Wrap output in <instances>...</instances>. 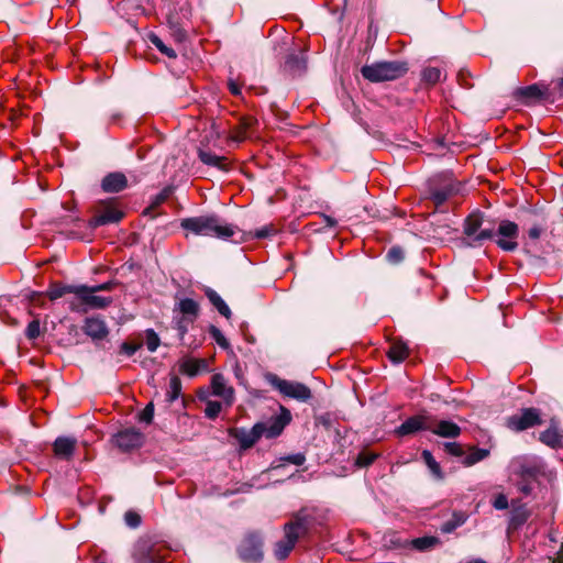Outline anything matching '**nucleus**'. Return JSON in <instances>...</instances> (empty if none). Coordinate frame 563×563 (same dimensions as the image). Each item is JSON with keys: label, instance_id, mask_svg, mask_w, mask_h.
Listing matches in <instances>:
<instances>
[{"label": "nucleus", "instance_id": "obj_50", "mask_svg": "<svg viewBox=\"0 0 563 563\" xmlns=\"http://www.w3.org/2000/svg\"><path fill=\"white\" fill-rule=\"evenodd\" d=\"M274 232V229L272 225L263 227L258 230H255L253 233H250L255 239H265L269 236Z\"/></svg>", "mask_w": 563, "mask_h": 563}, {"label": "nucleus", "instance_id": "obj_9", "mask_svg": "<svg viewBox=\"0 0 563 563\" xmlns=\"http://www.w3.org/2000/svg\"><path fill=\"white\" fill-rule=\"evenodd\" d=\"M210 397H219L223 400L224 407L229 408L234 404V388L228 384L227 378L221 374H213L210 379Z\"/></svg>", "mask_w": 563, "mask_h": 563}, {"label": "nucleus", "instance_id": "obj_49", "mask_svg": "<svg viewBox=\"0 0 563 563\" xmlns=\"http://www.w3.org/2000/svg\"><path fill=\"white\" fill-rule=\"evenodd\" d=\"M125 522L129 527L135 528L141 523V517L134 511H128L124 516Z\"/></svg>", "mask_w": 563, "mask_h": 563}, {"label": "nucleus", "instance_id": "obj_57", "mask_svg": "<svg viewBox=\"0 0 563 563\" xmlns=\"http://www.w3.org/2000/svg\"><path fill=\"white\" fill-rule=\"evenodd\" d=\"M323 220H324L327 227L333 228L336 225V220H334L333 218H331L329 216L323 214Z\"/></svg>", "mask_w": 563, "mask_h": 563}, {"label": "nucleus", "instance_id": "obj_36", "mask_svg": "<svg viewBox=\"0 0 563 563\" xmlns=\"http://www.w3.org/2000/svg\"><path fill=\"white\" fill-rule=\"evenodd\" d=\"M148 40L162 54L166 55L169 58H176V52L172 47L165 45L158 35L151 33L148 35Z\"/></svg>", "mask_w": 563, "mask_h": 563}, {"label": "nucleus", "instance_id": "obj_60", "mask_svg": "<svg viewBox=\"0 0 563 563\" xmlns=\"http://www.w3.org/2000/svg\"><path fill=\"white\" fill-rule=\"evenodd\" d=\"M559 86H560V88L563 90V77L560 79V81H559Z\"/></svg>", "mask_w": 563, "mask_h": 563}, {"label": "nucleus", "instance_id": "obj_62", "mask_svg": "<svg viewBox=\"0 0 563 563\" xmlns=\"http://www.w3.org/2000/svg\"><path fill=\"white\" fill-rule=\"evenodd\" d=\"M445 532L451 531V526H448V528L444 529Z\"/></svg>", "mask_w": 563, "mask_h": 563}, {"label": "nucleus", "instance_id": "obj_23", "mask_svg": "<svg viewBox=\"0 0 563 563\" xmlns=\"http://www.w3.org/2000/svg\"><path fill=\"white\" fill-rule=\"evenodd\" d=\"M198 156H199L200 161L208 166L216 167L223 172L229 170L230 163H229L228 158L224 156H219V155H217L210 151H206V150H199Z\"/></svg>", "mask_w": 563, "mask_h": 563}, {"label": "nucleus", "instance_id": "obj_63", "mask_svg": "<svg viewBox=\"0 0 563 563\" xmlns=\"http://www.w3.org/2000/svg\"><path fill=\"white\" fill-rule=\"evenodd\" d=\"M445 532L451 531V526H448V528L444 529Z\"/></svg>", "mask_w": 563, "mask_h": 563}, {"label": "nucleus", "instance_id": "obj_21", "mask_svg": "<svg viewBox=\"0 0 563 563\" xmlns=\"http://www.w3.org/2000/svg\"><path fill=\"white\" fill-rule=\"evenodd\" d=\"M76 439L70 437H58L53 443L54 454L62 460H69L76 448Z\"/></svg>", "mask_w": 563, "mask_h": 563}, {"label": "nucleus", "instance_id": "obj_46", "mask_svg": "<svg viewBox=\"0 0 563 563\" xmlns=\"http://www.w3.org/2000/svg\"><path fill=\"white\" fill-rule=\"evenodd\" d=\"M387 258L391 263H399L404 260V251L399 246H394L388 251Z\"/></svg>", "mask_w": 563, "mask_h": 563}, {"label": "nucleus", "instance_id": "obj_17", "mask_svg": "<svg viewBox=\"0 0 563 563\" xmlns=\"http://www.w3.org/2000/svg\"><path fill=\"white\" fill-rule=\"evenodd\" d=\"M82 331L93 341L103 340L109 334L104 320L99 316L88 317L84 321Z\"/></svg>", "mask_w": 563, "mask_h": 563}, {"label": "nucleus", "instance_id": "obj_28", "mask_svg": "<svg viewBox=\"0 0 563 563\" xmlns=\"http://www.w3.org/2000/svg\"><path fill=\"white\" fill-rule=\"evenodd\" d=\"M409 547L420 552L429 551L441 543L440 539L434 536H424L421 538H416L409 540Z\"/></svg>", "mask_w": 563, "mask_h": 563}, {"label": "nucleus", "instance_id": "obj_26", "mask_svg": "<svg viewBox=\"0 0 563 563\" xmlns=\"http://www.w3.org/2000/svg\"><path fill=\"white\" fill-rule=\"evenodd\" d=\"M78 286L73 285H64L60 283H53L49 285L47 291L45 292L46 296L49 298V300L54 301L67 294H74L76 295V289Z\"/></svg>", "mask_w": 563, "mask_h": 563}, {"label": "nucleus", "instance_id": "obj_25", "mask_svg": "<svg viewBox=\"0 0 563 563\" xmlns=\"http://www.w3.org/2000/svg\"><path fill=\"white\" fill-rule=\"evenodd\" d=\"M174 313L185 316L186 318L197 319L199 314V305L191 298L181 299L175 306Z\"/></svg>", "mask_w": 563, "mask_h": 563}, {"label": "nucleus", "instance_id": "obj_54", "mask_svg": "<svg viewBox=\"0 0 563 563\" xmlns=\"http://www.w3.org/2000/svg\"><path fill=\"white\" fill-rule=\"evenodd\" d=\"M284 460L298 466L302 465L306 461L305 456L300 453L288 455Z\"/></svg>", "mask_w": 563, "mask_h": 563}, {"label": "nucleus", "instance_id": "obj_39", "mask_svg": "<svg viewBox=\"0 0 563 563\" xmlns=\"http://www.w3.org/2000/svg\"><path fill=\"white\" fill-rule=\"evenodd\" d=\"M543 95L544 92L537 85H530L518 90V96L527 100L540 99Z\"/></svg>", "mask_w": 563, "mask_h": 563}, {"label": "nucleus", "instance_id": "obj_3", "mask_svg": "<svg viewBox=\"0 0 563 563\" xmlns=\"http://www.w3.org/2000/svg\"><path fill=\"white\" fill-rule=\"evenodd\" d=\"M408 71L407 63L399 60L377 62L362 67V76L371 82L396 80Z\"/></svg>", "mask_w": 563, "mask_h": 563}, {"label": "nucleus", "instance_id": "obj_30", "mask_svg": "<svg viewBox=\"0 0 563 563\" xmlns=\"http://www.w3.org/2000/svg\"><path fill=\"white\" fill-rule=\"evenodd\" d=\"M409 355V349L406 343L395 341L389 347L388 356L394 363H400Z\"/></svg>", "mask_w": 563, "mask_h": 563}, {"label": "nucleus", "instance_id": "obj_37", "mask_svg": "<svg viewBox=\"0 0 563 563\" xmlns=\"http://www.w3.org/2000/svg\"><path fill=\"white\" fill-rule=\"evenodd\" d=\"M541 442L545 443L551 448H555L561 443V437L556 429L549 428L540 434Z\"/></svg>", "mask_w": 563, "mask_h": 563}, {"label": "nucleus", "instance_id": "obj_2", "mask_svg": "<svg viewBox=\"0 0 563 563\" xmlns=\"http://www.w3.org/2000/svg\"><path fill=\"white\" fill-rule=\"evenodd\" d=\"M309 530V520L303 512H298L294 518L285 523L283 540L275 544V556L277 560H285L295 548L298 539Z\"/></svg>", "mask_w": 563, "mask_h": 563}, {"label": "nucleus", "instance_id": "obj_18", "mask_svg": "<svg viewBox=\"0 0 563 563\" xmlns=\"http://www.w3.org/2000/svg\"><path fill=\"white\" fill-rule=\"evenodd\" d=\"M257 119L251 115L242 117L239 123L231 130V139L234 142H243L253 134Z\"/></svg>", "mask_w": 563, "mask_h": 563}, {"label": "nucleus", "instance_id": "obj_20", "mask_svg": "<svg viewBox=\"0 0 563 563\" xmlns=\"http://www.w3.org/2000/svg\"><path fill=\"white\" fill-rule=\"evenodd\" d=\"M128 187V179L124 174L110 173L102 179L101 188L104 192H120Z\"/></svg>", "mask_w": 563, "mask_h": 563}, {"label": "nucleus", "instance_id": "obj_22", "mask_svg": "<svg viewBox=\"0 0 563 563\" xmlns=\"http://www.w3.org/2000/svg\"><path fill=\"white\" fill-rule=\"evenodd\" d=\"M198 399L206 402L205 415L209 419H216L224 406L223 400L217 401L210 399L209 388H200L197 393Z\"/></svg>", "mask_w": 563, "mask_h": 563}, {"label": "nucleus", "instance_id": "obj_43", "mask_svg": "<svg viewBox=\"0 0 563 563\" xmlns=\"http://www.w3.org/2000/svg\"><path fill=\"white\" fill-rule=\"evenodd\" d=\"M40 333H41L40 321L38 320L31 321L27 324L26 330H25V335L27 336V339L35 340L36 338L40 336Z\"/></svg>", "mask_w": 563, "mask_h": 563}, {"label": "nucleus", "instance_id": "obj_1", "mask_svg": "<svg viewBox=\"0 0 563 563\" xmlns=\"http://www.w3.org/2000/svg\"><path fill=\"white\" fill-rule=\"evenodd\" d=\"M180 227L195 235L217 238L221 240L232 239L243 241L244 233L238 227L227 223L216 214L186 218L180 221Z\"/></svg>", "mask_w": 563, "mask_h": 563}, {"label": "nucleus", "instance_id": "obj_33", "mask_svg": "<svg viewBox=\"0 0 563 563\" xmlns=\"http://www.w3.org/2000/svg\"><path fill=\"white\" fill-rule=\"evenodd\" d=\"M409 543L408 539H402L396 532L385 534L384 537V545L389 549H406L409 547Z\"/></svg>", "mask_w": 563, "mask_h": 563}, {"label": "nucleus", "instance_id": "obj_61", "mask_svg": "<svg viewBox=\"0 0 563 563\" xmlns=\"http://www.w3.org/2000/svg\"><path fill=\"white\" fill-rule=\"evenodd\" d=\"M559 563H563V553L560 555Z\"/></svg>", "mask_w": 563, "mask_h": 563}, {"label": "nucleus", "instance_id": "obj_42", "mask_svg": "<svg viewBox=\"0 0 563 563\" xmlns=\"http://www.w3.org/2000/svg\"><path fill=\"white\" fill-rule=\"evenodd\" d=\"M146 347L150 352H155L159 345V338L152 329L146 331Z\"/></svg>", "mask_w": 563, "mask_h": 563}, {"label": "nucleus", "instance_id": "obj_27", "mask_svg": "<svg viewBox=\"0 0 563 563\" xmlns=\"http://www.w3.org/2000/svg\"><path fill=\"white\" fill-rule=\"evenodd\" d=\"M285 67L294 76L302 74L306 69L305 54L300 53L289 55L286 59Z\"/></svg>", "mask_w": 563, "mask_h": 563}, {"label": "nucleus", "instance_id": "obj_53", "mask_svg": "<svg viewBox=\"0 0 563 563\" xmlns=\"http://www.w3.org/2000/svg\"><path fill=\"white\" fill-rule=\"evenodd\" d=\"M543 231H544V228L542 225L534 224L533 227H531L529 229L528 236L531 240H538L541 236V234L543 233Z\"/></svg>", "mask_w": 563, "mask_h": 563}, {"label": "nucleus", "instance_id": "obj_55", "mask_svg": "<svg viewBox=\"0 0 563 563\" xmlns=\"http://www.w3.org/2000/svg\"><path fill=\"white\" fill-rule=\"evenodd\" d=\"M228 88L232 95H234V96L241 95V86L234 79H229Z\"/></svg>", "mask_w": 563, "mask_h": 563}, {"label": "nucleus", "instance_id": "obj_6", "mask_svg": "<svg viewBox=\"0 0 563 563\" xmlns=\"http://www.w3.org/2000/svg\"><path fill=\"white\" fill-rule=\"evenodd\" d=\"M519 235V227L510 220H501L497 231H494L493 240L499 249L506 252H514L518 247L517 238Z\"/></svg>", "mask_w": 563, "mask_h": 563}, {"label": "nucleus", "instance_id": "obj_32", "mask_svg": "<svg viewBox=\"0 0 563 563\" xmlns=\"http://www.w3.org/2000/svg\"><path fill=\"white\" fill-rule=\"evenodd\" d=\"M421 456H422L423 462L427 464L428 468L432 473V475L437 479H442L443 478L442 470L440 467V464L434 460L432 453L428 450H423Z\"/></svg>", "mask_w": 563, "mask_h": 563}, {"label": "nucleus", "instance_id": "obj_59", "mask_svg": "<svg viewBox=\"0 0 563 563\" xmlns=\"http://www.w3.org/2000/svg\"><path fill=\"white\" fill-rule=\"evenodd\" d=\"M468 563H486V562L484 560L477 559V560L470 561Z\"/></svg>", "mask_w": 563, "mask_h": 563}, {"label": "nucleus", "instance_id": "obj_35", "mask_svg": "<svg viewBox=\"0 0 563 563\" xmlns=\"http://www.w3.org/2000/svg\"><path fill=\"white\" fill-rule=\"evenodd\" d=\"M489 455V451L486 449L474 448L470 454H467L463 461V464L466 466H471L476 464L477 462L483 461Z\"/></svg>", "mask_w": 563, "mask_h": 563}, {"label": "nucleus", "instance_id": "obj_29", "mask_svg": "<svg viewBox=\"0 0 563 563\" xmlns=\"http://www.w3.org/2000/svg\"><path fill=\"white\" fill-rule=\"evenodd\" d=\"M209 301L214 306V308L219 311L220 314L229 319L231 317V310L221 296L213 289L207 288L205 291Z\"/></svg>", "mask_w": 563, "mask_h": 563}, {"label": "nucleus", "instance_id": "obj_14", "mask_svg": "<svg viewBox=\"0 0 563 563\" xmlns=\"http://www.w3.org/2000/svg\"><path fill=\"white\" fill-rule=\"evenodd\" d=\"M124 213L115 208L112 203H106L102 208L89 220L90 228H98L109 223H118Z\"/></svg>", "mask_w": 563, "mask_h": 563}, {"label": "nucleus", "instance_id": "obj_40", "mask_svg": "<svg viewBox=\"0 0 563 563\" xmlns=\"http://www.w3.org/2000/svg\"><path fill=\"white\" fill-rule=\"evenodd\" d=\"M376 459L377 454L368 451H362L355 460V465L358 467H367L373 464Z\"/></svg>", "mask_w": 563, "mask_h": 563}, {"label": "nucleus", "instance_id": "obj_56", "mask_svg": "<svg viewBox=\"0 0 563 563\" xmlns=\"http://www.w3.org/2000/svg\"><path fill=\"white\" fill-rule=\"evenodd\" d=\"M90 288L95 292L103 291V290H110L111 289V284L110 283H103V284H100V285L92 286Z\"/></svg>", "mask_w": 563, "mask_h": 563}, {"label": "nucleus", "instance_id": "obj_5", "mask_svg": "<svg viewBox=\"0 0 563 563\" xmlns=\"http://www.w3.org/2000/svg\"><path fill=\"white\" fill-rule=\"evenodd\" d=\"M482 225L483 218L479 213H472L465 219L463 232L468 246H479L484 242L493 240L494 230L483 229Z\"/></svg>", "mask_w": 563, "mask_h": 563}, {"label": "nucleus", "instance_id": "obj_11", "mask_svg": "<svg viewBox=\"0 0 563 563\" xmlns=\"http://www.w3.org/2000/svg\"><path fill=\"white\" fill-rule=\"evenodd\" d=\"M541 424L540 412L536 408L522 409L520 413L508 418L507 426L515 431H523Z\"/></svg>", "mask_w": 563, "mask_h": 563}, {"label": "nucleus", "instance_id": "obj_38", "mask_svg": "<svg viewBox=\"0 0 563 563\" xmlns=\"http://www.w3.org/2000/svg\"><path fill=\"white\" fill-rule=\"evenodd\" d=\"M181 393V382L177 376H173L169 382V388L166 393V400L174 402Z\"/></svg>", "mask_w": 563, "mask_h": 563}, {"label": "nucleus", "instance_id": "obj_15", "mask_svg": "<svg viewBox=\"0 0 563 563\" xmlns=\"http://www.w3.org/2000/svg\"><path fill=\"white\" fill-rule=\"evenodd\" d=\"M76 290V296L86 303L87 311L89 309H103L112 302L111 297L98 296L88 286L80 285Z\"/></svg>", "mask_w": 563, "mask_h": 563}, {"label": "nucleus", "instance_id": "obj_16", "mask_svg": "<svg viewBox=\"0 0 563 563\" xmlns=\"http://www.w3.org/2000/svg\"><path fill=\"white\" fill-rule=\"evenodd\" d=\"M431 429L430 417L417 415L408 418L399 427L396 428L395 433L399 437L416 433L421 430Z\"/></svg>", "mask_w": 563, "mask_h": 563}, {"label": "nucleus", "instance_id": "obj_41", "mask_svg": "<svg viewBox=\"0 0 563 563\" xmlns=\"http://www.w3.org/2000/svg\"><path fill=\"white\" fill-rule=\"evenodd\" d=\"M441 78V70L437 67H427L422 71V79L428 84H437Z\"/></svg>", "mask_w": 563, "mask_h": 563}, {"label": "nucleus", "instance_id": "obj_48", "mask_svg": "<svg viewBox=\"0 0 563 563\" xmlns=\"http://www.w3.org/2000/svg\"><path fill=\"white\" fill-rule=\"evenodd\" d=\"M153 416H154V406L153 404H148L144 409L143 411L140 413V420L142 422H146V423H150L152 420H153Z\"/></svg>", "mask_w": 563, "mask_h": 563}, {"label": "nucleus", "instance_id": "obj_51", "mask_svg": "<svg viewBox=\"0 0 563 563\" xmlns=\"http://www.w3.org/2000/svg\"><path fill=\"white\" fill-rule=\"evenodd\" d=\"M493 506L498 510H504L508 508V498L504 494H499L495 497L493 501Z\"/></svg>", "mask_w": 563, "mask_h": 563}, {"label": "nucleus", "instance_id": "obj_7", "mask_svg": "<svg viewBox=\"0 0 563 563\" xmlns=\"http://www.w3.org/2000/svg\"><path fill=\"white\" fill-rule=\"evenodd\" d=\"M460 184L449 176L441 177L430 184V197L437 208L442 206L450 197L460 191Z\"/></svg>", "mask_w": 563, "mask_h": 563}, {"label": "nucleus", "instance_id": "obj_58", "mask_svg": "<svg viewBox=\"0 0 563 563\" xmlns=\"http://www.w3.org/2000/svg\"><path fill=\"white\" fill-rule=\"evenodd\" d=\"M167 195L165 192H161L157 197H156V201L157 202H162L166 199Z\"/></svg>", "mask_w": 563, "mask_h": 563}, {"label": "nucleus", "instance_id": "obj_4", "mask_svg": "<svg viewBox=\"0 0 563 563\" xmlns=\"http://www.w3.org/2000/svg\"><path fill=\"white\" fill-rule=\"evenodd\" d=\"M169 548L165 542L154 540L148 537L143 538L137 542L134 556L140 561V563H163L166 560Z\"/></svg>", "mask_w": 563, "mask_h": 563}, {"label": "nucleus", "instance_id": "obj_47", "mask_svg": "<svg viewBox=\"0 0 563 563\" xmlns=\"http://www.w3.org/2000/svg\"><path fill=\"white\" fill-rule=\"evenodd\" d=\"M445 452L453 456H462L464 454L463 448L455 442H448L444 444Z\"/></svg>", "mask_w": 563, "mask_h": 563}, {"label": "nucleus", "instance_id": "obj_52", "mask_svg": "<svg viewBox=\"0 0 563 563\" xmlns=\"http://www.w3.org/2000/svg\"><path fill=\"white\" fill-rule=\"evenodd\" d=\"M139 346L129 342H124L120 346V352L125 354L126 356H132L136 351Z\"/></svg>", "mask_w": 563, "mask_h": 563}, {"label": "nucleus", "instance_id": "obj_45", "mask_svg": "<svg viewBox=\"0 0 563 563\" xmlns=\"http://www.w3.org/2000/svg\"><path fill=\"white\" fill-rule=\"evenodd\" d=\"M69 309L77 313H87L86 303L75 295L73 299L68 301Z\"/></svg>", "mask_w": 563, "mask_h": 563}, {"label": "nucleus", "instance_id": "obj_8", "mask_svg": "<svg viewBox=\"0 0 563 563\" xmlns=\"http://www.w3.org/2000/svg\"><path fill=\"white\" fill-rule=\"evenodd\" d=\"M262 545L263 541L258 533H249L239 545V555L243 561L257 562L263 558Z\"/></svg>", "mask_w": 563, "mask_h": 563}, {"label": "nucleus", "instance_id": "obj_13", "mask_svg": "<svg viewBox=\"0 0 563 563\" xmlns=\"http://www.w3.org/2000/svg\"><path fill=\"white\" fill-rule=\"evenodd\" d=\"M291 416L289 410L283 408L282 413L273 417L269 421L265 423H256V426H262L261 434L265 435L267 439H273L278 437L285 427L290 422Z\"/></svg>", "mask_w": 563, "mask_h": 563}, {"label": "nucleus", "instance_id": "obj_12", "mask_svg": "<svg viewBox=\"0 0 563 563\" xmlns=\"http://www.w3.org/2000/svg\"><path fill=\"white\" fill-rule=\"evenodd\" d=\"M144 442V434L135 427L125 428L120 430L114 435V443L122 451H131L140 448Z\"/></svg>", "mask_w": 563, "mask_h": 563}, {"label": "nucleus", "instance_id": "obj_31", "mask_svg": "<svg viewBox=\"0 0 563 563\" xmlns=\"http://www.w3.org/2000/svg\"><path fill=\"white\" fill-rule=\"evenodd\" d=\"M261 428L262 426L255 424L250 432L243 433L242 437H240L239 441L243 449H249L257 442V440L262 437Z\"/></svg>", "mask_w": 563, "mask_h": 563}, {"label": "nucleus", "instance_id": "obj_10", "mask_svg": "<svg viewBox=\"0 0 563 563\" xmlns=\"http://www.w3.org/2000/svg\"><path fill=\"white\" fill-rule=\"evenodd\" d=\"M273 385L286 397L294 398L299 401H308L311 398L310 388L302 383L276 378L273 382Z\"/></svg>", "mask_w": 563, "mask_h": 563}, {"label": "nucleus", "instance_id": "obj_44", "mask_svg": "<svg viewBox=\"0 0 563 563\" xmlns=\"http://www.w3.org/2000/svg\"><path fill=\"white\" fill-rule=\"evenodd\" d=\"M210 334L219 346H221L223 349L229 347L230 344H229L228 340L225 339L223 333L218 328L211 327Z\"/></svg>", "mask_w": 563, "mask_h": 563}, {"label": "nucleus", "instance_id": "obj_19", "mask_svg": "<svg viewBox=\"0 0 563 563\" xmlns=\"http://www.w3.org/2000/svg\"><path fill=\"white\" fill-rule=\"evenodd\" d=\"M208 371V362L205 358L184 357L179 361V372L189 377H195L201 372Z\"/></svg>", "mask_w": 563, "mask_h": 563}, {"label": "nucleus", "instance_id": "obj_24", "mask_svg": "<svg viewBox=\"0 0 563 563\" xmlns=\"http://www.w3.org/2000/svg\"><path fill=\"white\" fill-rule=\"evenodd\" d=\"M432 433L442 437V438H457L461 433V428L449 420H441L437 422L431 429H429Z\"/></svg>", "mask_w": 563, "mask_h": 563}, {"label": "nucleus", "instance_id": "obj_34", "mask_svg": "<svg viewBox=\"0 0 563 563\" xmlns=\"http://www.w3.org/2000/svg\"><path fill=\"white\" fill-rule=\"evenodd\" d=\"M195 321L196 319L194 318H186L185 316L174 313V324L175 329L178 331L180 340H183L185 334L188 332L189 324Z\"/></svg>", "mask_w": 563, "mask_h": 563}]
</instances>
